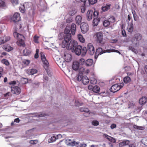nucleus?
<instances>
[{
    "label": "nucleus",
    "instance_id": "f257e3e1",
    "mask_svg": "<svg viewBox=\"0 0 147 147\" xmlns=\"http://www.w3.org/2000/svg\"><path fill=\"white\" fill-rule=\"evenodd\" d=\"M68 50H71L77 55H81L82 56H85L87 52L86 47H82L80 45H78L77 42L75 40L71 41L69 43Z\"/></svg>",
    "mask_w": 147,
    "mask_h": 147
},
{
    "label": "nucleus",
    "instance_id": "f03ea898",
    "mask_svg": "<svg viewBox=\"0 0 147 147\" xmlns=\"http://www.w3.org/2000/svg\"><path fill=\"white\" fill-rule=\"evenodd\" d=\"M13 35L14 38L18 40L17 42V44L18 46L22 47H24L25 46L24 41L22 39L24 37L23 35L15 32L13 33Z\"/></svg>",
    "mask_w": 147,
    "mask_h": 147
},
{
    "label": "nucleus",
    "instance_id": "7ed1b4c3",
    "mask_svg": "<svg viewBox=\"0 0 147 147\" xmlns=\"http://www.w3.org/2000/svg\"><path fill=\"white\" fill-rule=\"evenodd\" d=\"M41 57L42 61L43 63V66L44 68L46 70L48 74L49 75L50 74V72L49 71L48 69L49 66V64L47 60L45 55L42 53H41Z\"/></svg>",
    "mask_w": 147,
    "mask_h": 147
},
{
    "label": "nucleus",
    "instance_id": "20e7f679",
    "mask_svg": "<svg viewBox=\"0 0 147 147\" xmlns=\"http://www.w3.org/2000/svg\"><path fill=\"white\" fill-rule=\"evenodd\" d=\"M98 14V13L97 11H93L92 10H88L87 13V20H90L93 17H97Z\"/></svg>",
    "mask_w": 147,
    "mask_h": 147
},
{
    "label": "nucleus",
    "instance_id": "39448f33",
    "mask_svg": "<svg viewBox=\"0 0 147 147\" xmlns=\"http://www.w3.org/2000/svg\"><path fill=\"white\" fill-rule=\"evenodd\" d=\"M124 85L123 83L119 84H116L113 85L110 88V90L113 92H115L119 90L123 87Z\"/></svg>",
    "mask_w": 147,
    "mask_h": 147
},
{
    "label": "nucleus",
    "instance_id": "423d86ee",
    "mask_svg": "<svg viewBox=\"0 0 147 147\" xmlns=\"http://www.w3.org/2000/svg\"><path fill=\"white\" fill-rule=\"evenodd\" d=\"M96 36L97 42L101 45H104L105 42L104 41L103 38V35L101 32H97L95 35Z\"/></svg>",
    "mask_w": 147,
    "mask_h": 147
},
{
    "label": "nucleus",
    "instance_id": "0eeeda50",
    "mask_svg": "<svg viewBox=\"0 0 147 147\" xmlns=\"http://www.w3.org/2000/svg\"><path fill=\"white\" fill-rule=\"evenodd\" d=\"M111 50L107 49L106 50H103L102 49L101 47H99L96 50V52L95 54V58H97L98 55H101L102 54L106 52H111Z\"/></svg>",
    "mask_w": 147,
    "mask_h": 147
},
{
    "label": "nucleus",
    "instance_id": "6e6552de",
    "mask_svg": "<svg viewBox=\"0 0 147 147\" xmlns=\"http://www.w3.org/2000/svg\"><path fill=\"white\" fill-rule=\"evenodd\" d=\"M64 40L63 41L62 43V47L63 48L66 47L68 50V47L69 45V42L71 38L64 37Z\"/></svg>",
    "mask_w": 147,
    "mask_h": 147
},
{
    "label": "nucleus",
    "instance_id": "1a4fd4ad",
    "mask_svg": "<svg viewBox=\"0 0 147 147\" xmlns=\"http://www.w3.org/2000/svg\"><path fill=\"white\" fill-rule=\"evenodd\" d=\"M84 71V68L82 67L80 69L78 75L77 76L76 79L78 81H82L83 78V73Z\"/></svg>",
    "mask_w": 147,
    "mask_h": 147
},
{
    "label": "nucleus",
    "instance_id": "9d476101",
    "mask_svg": "<svg viewBox=\"0 0 147 147\" xmlns=\"http://www.w3.org/2000/svg\"><path fill=\"white\" fill-rule=\"evenodd\" d=\"M87 51L89 54L91 55H92L95 53L94 48L92 44H88L87 47Z\"/></svg>",
    "mask_w": 147,
    "mask_h": 147
},
{
    "label": "nucleus",
    "instance_id": "9b49d317",
    "mask_svg": "<svg viewBox=\"0 0 147 147\" xmlns=\"http://www.w3.org/2000/svg\"><path fill=\"white\" fill-rule=\"evenodd\" d=\"M66 143L67 146H73L77 145L78 144L79 142H76L74 140L67 139L66 140Z\"/></svg>",
    "mask_w": 147,
    "mask_h": 147
},
{
    "label": "nucleus",
    "instance_id": "f8f14e48",
    "mask_svg": "<svg viewBox=\"0 0 147 147\" xmlns=\"http://www.w3.org/2000/svg\"><path fill=\"white\" fill-rule=\"evenodd\" d=\"M82 32L83 34L86 33L88 30V24L85 23H82L80 26Z\"/></svg>",
    "mask_w": 147,
    "mask_h": 147
},
{
    "label": "nucleus",
    "instance_id": "ddd939ff",
    "mask_svg": "<svg viewBox=\"0 0 147 147\" xmlns=\"http://www.w3.org/2000/svg\"><path fill=\"white\" fill-rule=\"evenodd\" d=\"M20 14L16 12L13 15L11 18V20L14 22L16 23L19 22L20 20Z\"/></svg>",
    "mask_w": 147,
    "mask_h": 147
},
{
    "label": "nucleus",
    "instance_id": "4468645a",
    "mask_svg": "<svg viewBox=\"0 0 147 147\" xmlns=\"http://www.w3.org/2000/svg\"><path fill=\"white\" fill-rule=\"evenodd\" d=\"M21 91L20 88L18 86L11 87V92L12 93L18 94L20 93Z\"/></svg>",
    "mask_w": 147,
    "mask_h": 147
},
{
    "label": "nucleus",
    "instance_id": "2eb2a0df",
    "mask_svg": "<svg viewBox=\"0 0 147 147\" xmlns=\"http://www.w3.org/2000/svg\"><path fill=\"white\" fill-rule=\"evenodd\" d=\"M70 30L69 27H66L65 28L64 31V34H65L64 35V37L71 38V33H70Z\"/></svg>",
    "mask_w": 147,
    "mask_h": 147
},
{
    "label": "nucleus",
    "instance_id": "dca6fc26",
    "mask_svg": "<svg viewBox=\"0 0 147 147\" xmlns=\"http://www.w3.org/2000/svg\"><path fill=\"white\" fill-rule=\"evenodd\" d=\"M64 59L66 62H69L71 60V55L67 53H65L64 55Z\"/></svg>",
    "mask_w": 147,
    "mask_h": 147
},
{
    "label": "nucleus",
    "instance_id": "f3484780",
    "mask_svg": "<svg viewBox=\"0 0 147 147\" xmlns=\"http://www.w3.org/2000/svg\"><path fill=\"white\" fill-rule=\"evenodd\" d=\"M79 63L77 61H75L73 62L72 68L75 71L77 70L79 67Z\"/></svg>",
    "mask_w": 147,
    "mask_h": 147
},
{
    "label": "nucleus",
    "instance_id": "a211bd4d",
    "mask_svg": "<svg viewBox=\"0 0 147 147\" xmlns=\"http://www.w3.org/2000/svg\"><path fill=\"white\" fill-rule=\"evenodd\" d=\"M37 72V70L35 69H28L26 70V73L29 75H33L36 74Z\"/></svg>",
    "mask_w": 147,
    "mask_h": 147
},
{
    "label": "nucleus",
    "instance_id": "6ab92c4d",
    "mask_svg": "<svg viewBox=\"0 0 147 147\" xmlns=\"http://www.w3.org/2000/svg\"><path fill=\"white\" fill-rule=\"evenodd\" d=\"M130 142L128 140H124L120 142L119 144V147H123L124 146L128 145Z\"/></svg>",
    "mask_w": 147,
    "mask_h": 147
},
{
    "label": "nucleus",
    "instance_id": "aec40b11",
    "mask_svg": "<svg viewBox=\"0 0 147 147\" xmlns=\"http://www.w3.org/2000/svg\"><path fill=\"white\" fill-rule=\"evenodd\" d=\"M76 25L75 24H72L71 26V31L72 35H75L76 30Z\"/></svg>",
    "mask_w": 147,
    "mask_h": 147
},
{
    "label": "nucleus",
    "instance_id": "412c9836",
    "mask_svg": "<svg viewBox=\"0 0 147 147\" xmlns=\"http://www.w3.org/2000/svg\"><path fill=\"white\" fill-rule=\"evenodd\" d=\"M82 81V83L84 85H87L89 82V79L86 76H83Z\"/></svg>",
    "mask_w": 147,
    "mask_h": 147
},
{
    "label": "nucleus",
    "instance_id": "4be33fe9",
    "mask_svg": "<svg viewBox=\"0 0 147 147\" xmlns=\"http://www.w3.org/2000/svg\"><path fill=\"white\" fill-rule=\"evenodd\" d=\"M147 102V98L146 96L142 97L139 100V103L142 105L145 104Z\"/></svg>",
    "mask_w": 147,
    "mask_h": 147
},
{
    "label": "nucleus",
    "instance_id": "5701e85b",
    "mask_svg": "<svg viewBox=\"0 0 147 147\" xmlns=\"http://www.w3.org/2000/svg\"><path fill=\"white\" fill-rule=\"evenodd\" d=\"M111 5V4H109L103 6L102 7L101 9L104 12L107 11L110 9Z\"/></svg>",
    "mask_w": 147,
    "mask_h": 147
},
{
    "label": "nucleus",
    "instance_id": "b1692460",
    "mask_svg": "<svg viewBox=\"0 0 147 147\" xmlns=\"http://www.w3.org/2000/svg\"><path fill=\"white\" fill-rule=\"evenodd\" d=\"M86 1L87 0H81V1L83 3V5L81 7V11L82 13L84 12L85 11L86 8L85 5Z\"/></svg>",
    "mask_w": 147,
    "mask_h": 147
},
{
    "label": "nucleus",
    "instance_id": "393cba45",
    "mask_svg": "<svg viewBox=\"0 0 147 147\" xmlns=\"http://www.w3.org/2000/svg\"><path fill=\"white\" fill-rule=\"evenodd\" d=\"M3 49L5 51L9 52L13 50V48L9 45H4L3 47Z\"/></svg>",
    "mask_w": 147,
    "mask_h": 147
},
{
    "label": "nucleus",
    "instance_id": "a878e982",
    "mask_svg": "<svg viewBox=\"0 0 147 147\" xmlns=\"http://www.w3.org/2000/svg\"><path fill=\"white\" fill-rule=\"evenodd\" d=\"M93 63V61L92 59H88L85 61V64L86 66H90L92 65Z\"/></svg>",
    "mask_w": 147,
    "mask_h": 147
},
{
    "label": "nucleus",
    "instance_id": "bb28decb",
    "mask_svg": "<svg viewBox=\"0 0 147 147\" xmlns=\"http://www.w3.org/2000/svg\"><path fill=\"white\" fill-rule=\"evenodd\" d=\"M94 17L93 21V25L94 26H97L100 20L99 18H97V17Z\"/></svg>",
    "mask_w": 147,
    "mask_h": 147
},
{
    "label": "nucleus",
    "instance_id": "cd10ccee",
    "mask_svg": "<svg viewBox=\"0 0 147 147\" xmlns=\"http://www.w3.org/2000/svg\"><path fill=\"white\" fill-rule=\"evenodd\" d=\"M78 38L80 42L82 43L85 42V39L81 34H79L78 35Z\"/></svg>",
    "mask_w": 147,
    "mask_h": 147
},
{
    "label": "nucleus",
    "instance_id": "c85d7f7f",
    "mask_svg": "<svg viewBox=\"0 0 147 147\" xmlns=\"http://www.w3.org/2000/svg\"><path fill=\"white\" fill-rule=\"evenodd\" d=\"M82 19V17L80 16H78L76 17V21L77 24L79 25L80 24Z\"/></svg>",
    "mask_w": 147,
    "mask_h": 147
},
{
    "label": "nucleus",
    "instance_id": "c756f323",
    "mask_svg": "<svg viewBox=\"0 0 147 147\" xmlns=\"http://www.w3.org/2000/svg\"><path fill=\"white\" fill-rule=\"evenodd\" d=\"M92 91L95 93H99L100 91V88L99 86L96 85L93 87Z\"/></svg>",
    "mask_w": 147,
    "mask_h": 147
},
{
    "label": "nucleus",
    "instance_id": "7c9ffc66",
    "mask_svg": "<svg viewBox=\"0 0 147 147\" xmlns=\"http://www.w3.org/2000/svg\"><path fill=\"white\" fill-rule=\"evenodd\" d=\"M105 136L106 138L109 141L113 142L115 143L116 142V140L113 138L107 135H105Z\"/></svg>",
    "mask_w": 147,
    "mask_h": 147
},
{
    "label": "nucleus",
    "instance_id": "2f4dec72",
    "mask_svg": "<svg viewBox=\"0 0 147 147\" xmlns=\"http://www.w3.org/2000/svg\"><path fill=\"white\" fill-rule=\"evenodd\" d=\"M123 81L125 83L127 84L130 82L131 81V79L130 78L129 76H126L124 78Z\"/></svg>",
    "mask_w": 147,
    "mask_h": 147
},
{
    "label": "nucleus",
    "instance_id": "473e14b6",
    "mask_svg": "<svg viewBox=\"0 0 147 147\" xmlns=\"http://www.w3.org/2000/svg\"><path fill=\"white\" fill-rule=\"evenodd\" d=\"M133 127L135 129L141 130H143L145 128L144 127L139 126L136 125H133Z\"/></svg>",
    "mask_w": 147,
    "mask_h": 147
},
{
    "label": "nucleus",
    "instance_id": "72a5a7b5",
    "mask_svg": "<svg viewBox=\"0 0 147 147\" xmlns=\"http://www.w3.org/2000/svg\"><path fill=\"white\" fill-rule=\"evenodd\" d=\"M134 37L136 39V41H138L141 39L142 36L140 34L138 33L134 35Z\"/></svg>",
    "mask_w": 147,
    "mask_h": 147
},
{
    "label": "nucleus",
    "instance_id": "f704fd0d",
    "mask_svg": "<svg viewBox=\"0 0 147 147\" xmlns=\"http://www.w3.org/2000/svg\"><path fill=\"white\" fill-rule=\"evenodd\" d=\"M133 24L131 23L127 28L128 31L130 32H132L133 31Z\"/></svg>",
    "mask_w": 147,
    "mask_h": 147
},
{
    "label": "nucleus",
    "instance_id": "c9c22d12",
    "mask_svg": "<svg viewBox=\"0 0 147 147\" xmlns=\"http://www.w3.org/2000/svg\"><path fill=\"white\" fill-rule=\"evenodd\" d=\"M110 23L109 20H105L103 22V25L105 27H107L110 25Z\"/></svg>",
    "mask_w": 147,
    "mask_h": 147
},
{
    "label": "nucleus",
    "instance_id": "e433bc0d",
    "mask_svg": "<svg viewBox=\"0 0 147 147\" xmlns=\"http://www.w3.org/2000/svg\"><path fill=\"white\" fill-rule=\"evenodd\" d=\"M97 82V80L95 78H90V82L91 84H96Z\"/></svg>",
    "mask_w": 147,
    "mask_h": 147
},
{
    "label": "nucleus",
    "instance_id": "4c0bfd02",
    "mask_svg": "<svg viewBox=\"0 0 147 147\" xmlns=\"http://www.w3.org/2000/svg\"><path fill=\"white\" fill-rule=\"evenodd\" d=\"M24 55L25 56H27L29 55L31 53V51L27 49H25L23 51Z\"/></svg>",
    "mask_w": 147,
    "mask_h": 147
},
{
    "label": "nucleus",
    "instance_id": "58836bf2",
    "mask_svg": "<svg viewBox=\"0 0 147 147\" xmlns=\"http://www.w3.org/2000/svg\"><path fill=\"white\" fill-rule=\"evenodd\" d=\"M19 8L20 12L22 13H24L25 12V9L24 5H23L20 7Z\"/></svg>",
    "mask_w": 147,
    "mask_h": 147
},
{
    "label": "nucleus",
    "instance_id": "ea45409f",
    "mask_svg": "<svg viewBox=\"0 0 147 147\" xmlns=\"http://www.w3.org/2000/svg\"><path fill=\"white\" fill-rule=\"evenodd\" d=\"M77 12V10L76 9H74V10H72L70 11L69 13V14L71 16H73Z\"/></svg>",
    "mask_w": 147,
    "mask_h": 147
},
{
    "label": "nucleus",
    "instance_id": "a19ab883",
    "mask_svg": "<svg viewBox=\"0 0 147 147\" xmlns=\"http://www.w3.org/2000/svg\"><path fill=\"white\" fill-rule=\"evenodd\" d=\"M1 62L6 65L8 66L9 65V63L8 61L6 59H3L1 61Z\"/></svg>",
    "mask_w": 147,
    "mask_h": 147
},
{
    "label": "nucleus",
    "instance_id": "79ce46f5",
    "mask_svg": "<svg viewBox=\"0 0 147 147\" xmlns=\"http://www.w3.org/2000/svg\"><path fill=\"white\" fill-rule=\"evenodd\" d=\"M129 50H131V51L135 53H137L138 51L137 50L134 48V47L132 46H129Z\"/></svg>",
    "mask_w": 147,
    "mask_h": 147
},
{
    "label": "nucleus",
    "instance_id": "37998d69",
    "mask_svg": "<svg viewBox=\"0 0 147 147\" xmlns=\"http://www.w3.org/2000/svg\"><path fill=\"white\" fill-rule=\"evenodd\" d=\"M39 38V37L36 35L35 36L33 37V40L34 42L36 43H38L39 42L38 40Z\"/></svg>",
    "mask_w": 147,
    "mask_h": 147
},
{
    "label": "nucleus",
    "instance_id": "c03bdc74",
    "mask_svg": "<svg viewBox=\"0 0 147 147\" xmlns=\"http://www.w3.org/2000/svg\"><path fill=\"white\" fill-rule=\"evenodd\" d=\"M39 50L38 49H36V53L34 55V57L36 59L38 58L39 57L38 53Z\"/></svg>",
    "mask_w": 147,
    "mask_h": 147
},
{
    "label": "nucleus",
    "instance_id": "a18cd8bd",
    "mask_svg": "<svg viewBox=\"0 0 147 147\" xmlns=\"http://www.w3.org/2000/svg\"><path fill=\"white\" fill-rule=\"evenodd\" d=\"M23 63L25 65H28L30 63V61L28 60H24L23 61Z\"/></svg>",
    "mask_w": 147,
    "mask_h": 147
},
{
    "label": "nucleus",
    "instance_id": "49530a36",
    "mask_svg": "<svg viewBox=\"0 0 147 147\" xmlns=\"http://www.w3.org/2000/svg\"><path fill=\"white\" fill-rule=\"evenodd\" d=\"M109 20L110 22H111L112 23H114L115 21V18L114 17L112 16L110 17L109 19Z\"/></svg>",
    "mask_w": 147,
    "mask_h": 147
},
{
    "label": "nucleus",
    "instance_id": "de8ad7c7",
    "mask_svg": "<svg viewBox=\"0 0 147 147\" xmlns=\"http://www.w3.org/2000/svg\"><path fill=\"white\" fill-rule=\"evenodd\" d=\"M89 4L92 5L95 3L97 2V0H88Z\"/></svg>",
    "mask_w": 147,
    "mask_h": 147
},
{
    "label": "nucleus",
    "instance_id": "09e8293b",
    "mask_svg": "<svg viewBox=\"0 0 147 147\" xmlns=\"http://www.w3.org/2000/svg\"><path fill=\"white\" fill-rule=\"evenodd\" d=\"M21 81L22 84H25L28 82V80L25 78H22L21 79Z\"/></svg>",
    "mask_w": 147,
    "mask_h": 147
},
{
    "label": "nucleus",
    "instance_id": "8fccbe9b",
    "mask_svg": "<svg viewBox=\"0 0 147 147\" xmlns=\"http://www.w3.org/2000/svg\"><path fill=\"white\" fill-rule=\"evenodd\" d=\"M92 123L94 126H97L99 125V122L97 121H93L92 122Z\"/></svg>",
    "mask_w": 147,
    "mask_h": 147
},
{
    "label": "nucleus",
    "instance_id": "3c124183",
    "mask_svg": "<svg viewBox=\"0 0 147 147\" xmlns=\"http://www.w3.org/2000/svg\"><path fill=\"white\" fill-rule=\"evenodd\" d=\"M5 38L3 37L0 38V45H1L5 42Z\"/></svg>",
    "mask_w": 147,
    "mask_h": 147
},
{
    "label": "nucleus",
    "instance_id": "603ef678",
    "mask_svg": "<svg viewBox=\"0 0 147 147\" xmlns=\"http://www.w3.org/2000/svg\"><path fill=\"white\" fill-rule=\"evenodd\" d=\"M85 62L84 59L83 58H81L80 59L79 62V64H80L81 65H82L84 64Z\"/></svg>",
    "mask_w": 147,
    "mask_h": 147
},
{
    "label": "nucleus",
    "instance_id": "864d4df0",
    "mask_svg": "<svg viewBox=\"0 0 147 147\" xmlns=\"http://www.w3.org/2000/svg\"><path fill=\"white\" fill-rule=\"evenodd\" d=\"M4 38H5V41L6 42L9 41L10 39V37L9 36H3Z\"/></svg>",
    "mask_w": 147,
    "mask_h": 147
},
{
    "label": "nucleus",
    "instance_id": "5fc2aeb1",
    "mask_svg": "<svg viewBox=\"0 0 147 147\" xmlns=\"http://www.w3.org/2000/svg\"><path fill=\"white\" fill-rule=\"evenodd\" d=\"M11 1L13 5H17L18 3V0H11Z\"/></svg>",
    "mask_w": 147,
    "mask_h": 147
},
{
    "label": "nucleus",
    "instance_id": "6e6d98bb",
    "mask_svg": "<svg viewBox=\"0 0 147 147\" xmlns=\"http://www.w3.org/2000/svg\"><path fill=\"white\" fill-rule=\"evenodd\" d=\"M38 142V141L36 140H31L30 141L29 143L32 144H35L37 143Z\"/></svg>",
    "mask_w": 147,
    "mask_h": 147
},
{
    "label": "nucleus",
    "instance_id": "4d7b16f0",
    "mask_svg": "<svg viewBox=\"0 0 147 147\" xmlns=\"http://www.w3.org/2000/svg\"><path fill=\"white\" fill-rule=\"evenodd\" d=\"M3 71V68L2 67H0V78L2 76Z\"/></svg>",
    "mask_w": 147,
    "mask_h": 147
},
{
    "label": "nucleus",
    "instance_id": "13d9d810",
    "mask_svg": "<svg viewBox=\"0 0 147 147\" xmlns=\"http://www.w3.org/2000/svg\"><path fill=\"white\" fill-rule=\"evenodd\" d=\"M46 115H47L45 114H44L43 113H40L39 115H38V116L39 117H44Z\"/></svg>",
    "mask_w": 147,
    "mask_h": 147
},
{
    "label": "nucleus",
    "instance_id": "bf43d9fd",
    "mask_svg": "<svg viewBox=\"0 0 147 147\" xmlns=\"http://www.w3.org/2000/svg\"><path fill=\"white\" fill-rule=\"evenodd\" d=\"M84 112L87 113H88V115H89L90 113H89V110L87 108H84Z\"/></svg>",
    "mask_w": 147,
    "mask_h": 147
},
{
    "label": "nucleus",
    "instance_id": "052dcab7",
    "mask_svg": "<svg viewBox=\"0 0 147 147\" xmlns=\"http://www.w3.org/2000/svg\"><path fill=\"white\" fill-rule=\"evenodd\" d=\"M5 5V3L2 1H0V7H3Z\"/></svg>",
    "mask_w": 147,
    "mask_h": 147
},
{
    "label": "nucleus",
    "instance_id": "680f3d73",
    "mask_svg": "<svg viewBox=\"0 0 147 147\" xmlns=\"http://www.w3.org/2000/svg\"><path fill=\"white\" fill-rule=\"evenodd\" d=\"M122 34L124 37L126 36V32L124 30H123L122 32Z\"/></svg>",
    "mask_w": 147,
    "mask_h": 147
},
{
    "label": "nucleus",
    "instance_id": "e2e57ef3",
    "mask_svg": "<svg viewBox=\"0 0 147 147\" xmlns=\"http://www.w3.org/2000/svg\"><path fill=\"white\" fill-rule=\"evenodd\" d=\"M116 126L117 125L116 124L113 123L111 125L110 127L111 129H113L116 128Z\"/></svg>",
    "mask_w": 147,
    "mask_h": 147
},
{
    "label": "nucleus",
    "instance_id": "0e129e2a",
    "mask_svg": "<svg viewBox=\"0 0 147 147\" xmlns=\"http://www.w3.org/2000/svg\"><path fill=\"white\" fill-rule=\"evenodd\" d=\"M86 145L85 144H81L78 146L77 147H86Z\"/></svg>",
    "mask_w": 147,
    "mask_h": 147
},
{
    "label": "nucleus",
    "instance_id": "69168bd1",
    "mask_svg": "<svg viewBox=\"0 0 147 147\" xmlns=\"http://www.w3.org/2000/svg\"><path fill=\"white\" fill-rule=\"evenodd\" d=\"M93 88V87L91 85H89L88 86V89L90 90H92Z\"/></svg>",
    "mask_w": 147,
    "mask_h": 147
},
{
    "label": "nucleus",
    "instance_id": "338daca9",
    "mask_svg": "<svg viewBox=\"0 0 147 147\" xmlns=\"http://www.w3.org/2000/svg\"><path fill=\"white\" fill-rule=\"evenodd\" d=\"M16 84V82L15 81H13L10 82H9V85H15Z\"/></svg>",
    "mask_w": 147,
    "mask_h": 147
},
{
    "label": "nucleus",
    "instance_id": "774afa93",
    "mask_svg": "<svg viewBox=\"0 0 147 147\" xmlns=\"http://www.w3.org/2000/svg\"><path fill=\"white\" fill-rule=\"evenodd\" d=\"M144 68L145 71L147 74V65H145Z\"/></svg>",
    "mask_w": 147,
    "mask_h": 147
}]
</instances>
